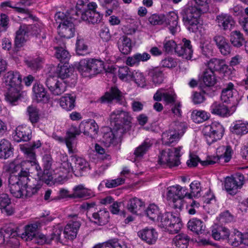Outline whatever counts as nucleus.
I'll use <instances>...</instances> for the list:
<instances>
[{
  "label": "nucleus",
  "instance_id": "obj_51",
  "mask_svg": "<svg viewBox=\"0 0 248 248\" xmlns=\"http://www.w3.org/2000/svg\"><path fill=\"white\" fill-rule=\"evenodd\" d=\"M202 80L207 87H212L217 82V78L215 73L212 71L207 69L205 70L203 74Z\"/></svg>",
  "mask_w": 248,
  "mask_h": 248
},
{
  "label": "nucleus",
  "instance_id": "obj_24",
  "mask_svg": "<svg viewBox=\"0 0 248 248\" xmlns=\"http://www.w3.org/2000/svg\"><path fill=\"white\" fill-rule=\"evenodd\" d=\"M73 193L69 196L70 198L88 199L94 196L92 190L86 187L82 184L75 186L73 189Z\"/></svg>",
  "mask_w": 248,
  "mask_h": 248
},
{
  "label": "nucleus",
  "instance_id": "obj_10",
  "mask_svg": "<svg viewBox=\"0 0 248 248\" xmlns=\"http://www.w3.org/2000/svg\"><path fill=\"white\" fill-rule=\"evenodd\" d=\"M225 129L223 125L218 122H213L210 124L205 125L202 133L207 143L211 145L213 143L222 139Z\"/></svg>",
  "mask_w": 248,
  "mask_h": 248
},
{
  "label": "nucleus",
  "instance_id": "obj_37",
  "mask_svg": "<svg viewBox=\"0 0 248 248\" xmlns=\"http://www.w3.org/2000/svg\"><path fill=\"white\" fill-rule=\"evenodd\" d=\"M74 68L73 66L70 67L69 64L63 63L62 65H60V64H59L58 67L57 69V78H60L62 80V79L74 75Z\"/></svg>",
  "mask_w": 248,
  "mask_h": 248
},
{
  "label": "nucleus",
  "instance_id": "obj_38",
  "mask_svg": "<svg viewBox=\"0 0 248 248\" xmlns=\"http://www.w3.org/2000/svg\"><path fill=\"white\" fill-rule=\"evenodd\" d=\"M180 156H160L158 163L162 166L172 167L178 166L180 163Z\"/></svg>",
  "mask_w": 248,
  "mask_h": 248
},
{
  "label": "nucleus",
  "instance_id": "obj_36",
  "mask_svg": "<svg viewBox=\"0 0 248 248\" xmlns=\"http://www.w3.org/2000/svg\"><path fill=\"white\" fill-rule=\"evenodd\" d=\"M100 6L106 10V16L111 15L114 9L119 6L117 0H97Z\"/></svg>",
  "mask_w": 248,
  "mask_h": 248
},
{
  "label": "nucleus",
  "instance_id": "obj_8",
  "mask_svg": "<svg viewBox=\"0 0 248 248\" xmlns=\"http://www.w3.org/2000/svg\"><path fill=\"white\" fill-rule=\"evenodd\" d=\"M204 12L196 6L185 7L182 10L180 14L182 21L189 31L197 33L200 31L202 26L200 23V17Z\"/></svg>",
  "mask_w": 248,
  "mask_h": 248
},
{
  "label": "nucleus",
  "instance_id": "obj_46",
  "mask_svg": "<svg viewBox=\"0 0 248 248\" xmlns=\"http://www.w3.org/2000/svg\"><path fill=\"white\" fill-rule=\"evenodd\" d=\"M153 146V143L149 139H146L135 148L134 155H144L148 153Z\"/></svg>",
  "mask_w": 248,
  "mask_h": 248
},
{
  "label": "nucleus",
  "instance_id": "obj_64",
  "mask_svg": "<svg viewBox=\"0 0 248 248\" xmlns=\"http://www.w3.org/2000/svg\"><path fill=\"white\" fill-rule=\"evenodd\" d=\"M164 15L153 14L148 18L150 23L153 25H163Z\"/></svg>",
  "mask_w": 248,
  "mask_h": 248
},
{
  "label": "nucleus",
  "instance_id": "obj_18",
  "mask_svg": "<svg viewBox=\"0 0 248 248\" xmlns=\"http://www.w3.org/2000/svg\"><path fill=\"white\" fill-rule=\"evenodd\" d=\"M244 177L239 175L236 177H227L224 181L225 190L231 194L236 193L238 188H240L243 185Z\"/></svg>",
  "mask_w": 248,
  "mask_h": 248
},
{
  "label": "nucleus",
  "instance_id": "obj_21",
  "mask_svg": "<svg viewBox=\"0 0 248 248\" xmlns=\"http://www.w3.org/2000/svg\"><path fill=\"white\" fill-rule=\"evenodd\" d=\"M79 127L84 135L93 138L98 132L99 127L95 120L90 119L83 121L79 124Z\"/></svg>",
  "mask_w": 248,
  "mask_h": 248
},
{
  "label": "nucleus",
  "instance_id": "obj_6",
  "mask_svg": "<svg viewBox=\"0 0 248 248\" xmlns=\"http://www.w3.org/2000/svg\"><path fill=\"white\" fill-rule=\"evenodd\" d=\"M97 5L95 2L87 3L84 0H78L76 9L73 10L75 16L78 18L81 15V19L92 24L100 22L103 15L96 11Z\"/></svg>",
  "mask_w": 248,
  "mask_h": 248
},
{
  "label": "nucleus",
  "instance_id": "obj_54",
  "mask_svg": "<svg viewBox=\"0 0 248 248\" xmlns=\"http://www.w3.org/2000/svg\"><path fill=\"white\" fill-rule=\"evenodd\" d=\"M14 148L7 140L2 139L0 141V155H13Z\"/></svg>",
  "mask_w": 248,
  "mask_h": 248
},
{
  "label": "nucleus",
  "instance_id": "obj_14",
  "mask_svg": "<svg viewBox=\"0 0 248 248\" xmlns=\"http://www.w3.org/2000/svg\"><path fill=\"white\" fill-rule=\"evenodd\" d=\"M237 95V92L234 88V84L230 82L222 89L220 97L223 103L231 104L232 106H234L238 103Z\"/></svg>",
  "mask_w": 248,
  "mask_h": 248
},
{
  "label": "nucleus",
  "instance_id": "obj_58",
  "mask_svg": "<svg viewBox=\"0 0 248 248\" xmlns=\"http://www.w3.org/2000/svg\"><path fill=\"white\" fill-rule=\"evenodd\" d=\"M232 156H207L206 160L202 162L203 165H213L220 160L223 159L225 162H229Z\"/></svg>",
  "mask_w": 248,
  "mask_h": 248
},
{
  "label": "nucleus",
  "instance_id": "obj_2",
  "mask_svg": "<svg viewBox=\"0 0 248 248\" xmlns=\"http://www.w3.org/2000/svg\"><path fill=\"white\" fill-rule=\"evenodd\" d=\"M42 161L44 170L41 180L47 184H49L50 182L62 183L67 178L68 174L73 171L68 156H61L60 161L56 162V167L53 169H50L52 163L51 156H43Z\"/></svg>",
  "mask_w": 248,
  "mask_h": 248
},
{
  "label": "nucleus",
  "instance_id": "obj_23",
  "mask_svg": "<svg viewBox=\"0 0 248 248\" xmlns=\"http://www.w3.org/2000/svg\"><path fill=\"white\" fill-rule=\"evenodd\" d=\"M177 95L175 93L165 91L162 88L157 90L153 96L155 101L159 102L163 99L167 105L174 104Z\"/></svg>",
  "mask_w": 248,
  "mask_h": 248
},
{
  "label": "nucleus",
  "instance_id": "obj_60",
  "mask_svg": "<svg viewBox=\"0 0 248 248\" xmlns=\"http://www.w3.org/2000/svg\"><path fill=\"white\" fill-rule=\"evenodd\" d=\"M119 48L122 53L128 54L132 50L131 39L126 36H123L122 45L119 46Z\"/></svg>",
  "mask_w": 248,
  "mask_h": 248
},
{
  "label": "nucleus",
  "instance_id": "obj_33",
  "mask_svg": "<svg viewBox=\"0 0 248 248\" xmlns=\"http://www.w3.org/2000/svg\"><path fill=\"white\" fill-rule=\"evenodd\" d=\"M209 110L212 114L223 117H227L229 113L228 108L226 105L217 102L211 105Z\"/></svg>",
  "mask_w": 248,
  "mask_h": 248
},
{
  "label": "nucleus",
  "instance_id": "obj_62",
  "mask_svg": "<svg viewBox=\"0 0 248 248\" xmlns=\"http://www.w3.org/2000/svg\"><path fill=\"white\" fill-rule=\"evenodd\" d=\"M178 45L172 40H165L163 43V50L168 54L171 53L174 50L176 53Z\"/></svg>",
  "mask_w": 248,
  "mask_h": 248
},
{
  "label": "nucleus",
  "instance_id": "obj_28",
  "mask_svg": "<svg viewBox=\"0 0 248 248\" xmlns=\"http://www.w3.org/2000/svg\"><path fill=\"white\" fill-rule=\"evenodd\" d=\"M0 210L7 216H11L14 213L15 210L11 205V199L7 194L0 195Z\"/></svg>",
  "mask_w": 248,
  "mask_h": 248
},
{
  "label": "nucleus",
  "instance_id": "obj_32",
  "mask_svg": "<svg viewBox=\"0 0 248 248\" xmlns=\"http://www.w3.org/2000/svg\"><path fill=\"white\" fill-rule=\"evenodd\" d=\"M187 226L189 230L197 234L203 233L205 228L203 221L197 218H193L190 219Z\"/></svg>",
  "mask_w": 248,
  "mask_h": 248
},
{
  "label": "nucleus",
  "instance_id": "obj_47",
  "mask_svg": "<svg viewBox=\"0 0 248 248\" xmlns=\"http://www.w3.org/2000/svg\"><path fill=\"white\" fill-rule=\"evenodd\" d=\"M237 145L233 143L220 146L217 148L216 155H232Z\"/></svg>",
  "mask_w": 248,
  "mask_h": 248
},
{
  "label": "nucleus",
  "instance_id": "obj_31",
  "mask_svg": "<svg viewBox=\"0 0 248 248\" xmlns=\"http://www.w3.org/2000/svg\"><path fill=\"white\" fill-rule=\"evenodd\" d=\"M73 68L81 73L83 77L90 76L91 69L90 59H82L74 64Z\"/></svg>",
  "mask_w": 248,
  "mask_h": 248
},
{
  "label": "nucleus",
  "instance_id": "obj_30",
  "mask_svg": "<svg viewBox=\"0 0 248 248\" xmlns=\"http://www.w3.org/2000/svg\"><path fill=\"white\" fill-rule=\"evenodd\" d=\"M231 132L238 136H242L248 133V124L241 120L236 121L231 125Z\"/></svg>",
  "mask_w": 248,
  "mask_h": 248
},
{
  "label": "nucleus",
  "instance_id": "obj_61",
  "mask_svg": "<svg viewBox=\"0 0 248 248\" xmlns=\"http://www.w3.org/2000/svg\"><path fill=\"white\" fill-rule=\"evenodd\" d=\"M62 232V228L59 226L54 227L52 230L50 235L49 236L48 241H49L50 244L52 241L56 242H61V235Z\"/></svg>",
  "mask_w": 248,
  "mask_h": 248
},
{
  "label": "nucleus",
  "instance_id": "obj_15",
  "mask_svg": "<svg viewBox=\"0 0 248 248\" xmlns=\"http://www.w3.org/2000/svg\"><path fill=\"white\" fill-rule=\"evenodd\" d=\"M179 17L178 14L173 11L169 12L165 16L163 24L167 27L169 32L172 35H175L180 30V26L178 23Z\"/></svg>",
  "mask_w": 248,
  "mask_h": 248
},
{
  "label": "nucleus",
  "instance_id": "obj_12",
  "mask_svg": "<svg viewBox=\"0 0 248 248\" xmlns=\"http://www.w3.org/2000/svg\"><path fill=\"white\" fill-rule=\"evenodd\" d=\"M45 84L51 94L54 96L61 95L66 90V83L62 80H59L57 77L47 78Z\"/></svg>",
  "mask_w": 248,
  "mask_h": 248
},
{
  "label": "nucleus",
  "instance_id": "obj_5",
  "mask_svg": "<svg viewBox=\"0 0 248 248\" xmlns=\"http://www.w3.org/2000/svg\"><path fill=\"white\" fill-rule=\"evenodd\" d=\"M4 78L7 87L5 100L10 106H16L18 105L21 97L22 76L18 71H10L5 75Z\"/></svg>",
  "mask_w": 248,
  "mask_h": 248
},
{
  "label": "nucleus",
  "instance_id": "obj_4",
  "mask_svg": "<svg viewBox=\"0 0 248 248\" xmlns=\"http://www.w3.org/2000/svg\"><path fill=\"white\" fill-rule=\"evenodd\" d=\"M31 36L34 38L35 43L41 47L47 46L46 33L45 29L39 25H34L31 27L20 26L16 31L15 39L14 50L18 51Z\"/></svg>",
  "mask_w": 248,
  "mask_h": 248
},
{
  "label": "nucleus",
  "instance_id": "obj_16",
  "mask_svg": "<svg viewBox=\"0 0 248 248\" xmlns=\"http://www.w3.org/2000/svg\"><path fill=\"white\" fill-rule=\"evenodd\" d=\"M193 53V49L190 40L184 38L182 44L178 45L176 49V54L179 57L187 60H191Z\"/></svg>",
  "mask_w": 248,
  "mask_h": 248
},
{
  "label": "nucleus",
  "instance_id": "obj_9",
  "mask_svg": "<svg viewBox=\"0 0 248 248\" xmlns=\"http://www.w3.org/2000/svg\"><path fill=\"white\" fill-rule=\"evenodd\" d=\"M186 128L187 126L186 123L179 122H175L171 128L162 133V140L163 143L165 145H170L173 143L177 142L180 137L185 133Z\"/></svg>",
  "mask_w": 248,
  "mask_h": 248
},
{
  "label": "nucleus",
  "instance_id": "obj_29",
  "mask_svg": "<svg viewBox=\"0 0 248 248\" xmlns=\"http://www.w3.org/2000/svg\"><path fill=\"white\" fill-rule=\"evenodd\" d=\"M122 93L120 90L116 86L110 88L108 92L105 93L101 98L102 102L109 103L115 100L117 101L122 100Z\"/></svg>",
  "mask_w": 248,
  "mask_h": 248
},
{
  "label": "nucleus",
  "instance_id": "obj_40",
  "mask_svg": "<svg viewBox=\"0 0 248 248\" xmlns=\"http://www.w3.org/2000/svg\"><path fill=\"white\" fill-rule=\"evenodd\" d=\"M189 241L188 236L184 233L177 235L173 239V248H187Z\"/></svg>",
  "mask_w": 248,
  "mask_h": 248
},
{
  "label": "nucleus",
  "instance_id": "obj_42",
  "mask_svg": "<svg viewBox=\"0 0 248 248\" xmlns=\"http://www.w3.org/2000/svg\"><path fill=\"white\" fill-rule=\"evenodd\" d=\"M210 117L209 112L203 110H193L191 114V118L194 122L197 124L202 123Z\"/></svg>",
  "mask_w": 248,
  "mask_h": 248
},
{
  "label": "nucleus",
  "instance_id": "obj_7",
  "mask_svg": "<svg viewBox=\"0 0 248 248\" xmlns=\"http://www.w3.org/2000/svg\"><path fill=\"white\" fill-rule=\"evenodd\" d=\"M72 11L73 10H71L70 13H67V15L58 12L55 15V20L59 22L58 32L62 38L70 39L75 35V25L72 20L77 19L78 17Z\"/></svg>",
  "mask_w": 248,
  "mask_h": 248
},
{
  "label": "nucleus",
  "instance_id": "obj_56",
  "mask_svg": "<svg viewBox=\"0 0 248 248\" xmlns=\"http://www.w3.org/2000/svg\"><path fill=\"white\" fill-rule=\"evenodd\" d=\"M207 89L206 87H204L200 92H195L193 93L192 99L194 104L197 105L203 103L205 100V94L211 95L210 93L207 92Z\"/></svg>",
  "mask_w": 248,
  "mask_h": 248
},
{
  "label": "nucleus",
  "instance_id": "obj_35",
  "mask_svg": "<svg viewBox=\"0 0 248 248\" xmlns=\"http://www.w3.org/2000/svg\"><path fill=\"white\" fill-rule=\"evenodd\" d=\"M38 225L37 223L26 226L24 232L21 234V238L26 241L33 240L38 232Z\"/></svg>",
  "mask_w": 248,
  "mask_h": 248
},
{
  "label": "nucleus",
  "instance_id": "obj_26",
  "mask_svg": "<svg viewBox=\"0 0 248 248\" xmlns=\"http://www.w3.org/2000/svg\"><path fill=\"white\" fill-rule=\"evenodd\" d=\"M76 95L75 93H66L59 100L60 106L65 110L70 111L76 106Z\"/></svg>",
  "mask_w": 248,
  "mask_h": 248
},
{
  "label": "nucleus",
  "instance_id": "obj_52",
  "mask_svg": "<svg viewBox=\"0 0 248 248\" xmlns=\"http://www.w3.org/2000/svg\"><path fill=\"white\" fill-rule=\"evenodd\" d=\"M29 120L32 124L37 123L40 119L39 110L36 107L29 106L27 109Z\"/></svg>",
  "mask_w": 248,
  "mask_h": 248
},
{
  "label": "nucleus",
  "instance_id": "obj_53",
  "mask_svg": "<svg viewBox=\"0 0 248 248\" xmlns=\"http://www.w3.org/2000/svg\"><path fill=\"white\" fill-rule=\"evenodd\" d=\"M79 134L77 130L74 131H68L66 132V137L65 138V143L68 149L70 154L73 153V144L76 136Z\"/></svg>",
  "mask_w": 248,
  "mask_h": 248
},
{
  "label": "nucleus",
  "instance_id": "obj_39",
  "mask_svg": "<svg viewBox=\"0 0 248 248\" xmlns=\"http://www.w3.org/2000/svg\"><path fill=\"white\" fill-rule=\"evenodd\" d=\"M212 237L216 240L227 238L229 236V231L221 226H214L212 230Z\"/></svg>",
  "mask_w": 248,
  "mask_h": 248
},
{
  "label": "nucleus",
  "instance_id": "obj_50",
  "mask_svg": "<svg viewBox=\"0 0 248 248\" xmlns=\"http://www.w3.org/2000/svg\"><path fill=\"white\" fill-rule=\"evenodd\" d=\"M90 76L96 75L100 73L104 68V62L102 61L95 59H90Z\"/></svg>",
  "mask_w": 248,
  "mask_h": 248
},
{
  "label": "nucleus",
  "instance_id": "obj_22",
  "mask_svg": "<svg viewBox=\"0 0 248 248\" xmlns=\"http://www.w3.org/2000/svg\"><path fill=\"white\" fill-rule=\"evenodd\" d=\"M31 130L29 126L26 125H19L16 129L13 138L17 142L21 141H28L31 138Z\"/></svg>",
  "mask_w": 248,
  "mask_h": 248
},
{
  "label": "nucleus",
  "instance_id": "obj_57",
  "mask_svg": "<svg viewBox=\"0 0 248 248\" xmlns=\"http://www.w3.org/2000/svg\"><path fill=\"white\" fill-rule=\"evenodd\" d=\"M55 56L61 63L69 64L68 62L69 60L70 55L69 52L62 47H60L56 48Z\"/></svg>",
  "mask_w": 248,
  "mask_h": 248
},
{
  "label": "nucleus",
  "instance_id": "obj_55",
  "mask_svg": "<svg viewBox=\"0 0 248 248\" xmlns=\"http://www.w3.org/2000/svg\"><path fill=\"white\" fill-rule=\"evenodd\" d=\"M190 188L191 190L190 193H188L186 196L189 199H191L192 197H199L201 196L202 188L201 184L197 181H195L191 183L190 185Z\"/></svg>",
  "mask_w": 248,
  "mask_h": 248
},
{
  "label": "nucleus",
  "instance_id": "obj_48",
  "mask_svg": "<svg viewBox=\"0 0 248 248\" xmlns=\"http://www.w3.org/2000/svg\"><path fill=\"white\" fill-rule=\"evenodd\" d=\"M41 143L39 140L33 141L31 144L27 145H21L20 150L26 155H36L35 150L41 146Z\"/></svg>",
  "mask_w": 248,
  "mask_h": 248
},
{
  "label": "nucleus",
  "instance_id": "obj_34",
  "mask_svg": "<svg viewBox=\"0 0 248 248\" xmlns=\"http://www.w3.org/2000/svg\"><path fill=\"white\" fill-rule=\"evenodd\" d=\"M230 40L232 45L235 47H240L245 45L248 41H246L243 33L240 31H234L231 32L230 36Z\"/></svg>",
  "mask_w": 248,
  "mask_h": 248
},
{
  "label": "nucleus",
  "instance_id": "obj_49",
  "mask_svg": "<svg viewBox=\"0 0 248 248\" xmlns=\"http://www.w3.org/2000/svg\"><path fill=\"white\" fill-rule=\"evenodd\" d=\"M76 51L78 55L84 56L89 53L88 46L85 41L78 37L76 44Z\"/></svg>",
  "mask_w": 248,
  "mask_h": 248
},
{
  "label": "nucleus",
  "instance_id": "obj_11",
  "mask_svg": "<svg viewBox=\"0 0 248 248\" xmlns=\"http://www.w3.org/2000/svg\"><path fill=\"white\" fill-rule=\"evenodd\" d=\"M186 190V187H182L179 185L169 186L167 188V199L173 202V207L175 209L181 210L182 208V199L187 194Z\"/></svg>",
  "mask_w": 248,
  "mask_h": 248
},
{
  "label": "nucleus",
  "instance_id": "obj_20",
  "mask_svg": "<svg viewBox=\"0 0 248 248\" xmlns=\"http://www.w3.org/2000/svg\"><path fill=\"white\" fill-rule=\"evenodd\" d=\"M216 21L219 28L224 31H230L235 25L232 16L226 14H221L216 17Z\"/></svg>",
  "mask_w": 248,
  "mask_h": 248
},
{
  "label": "nucleus",
  "instance_id": "obj_1",
  "mask_svg": "<svg viewBox=\"0 0 248 248\" xmlns=\"http://www.w3.org/2000/svg\"><path fill=\"white\" fill-rule=\"evenodd\" d=\"M110 119L114 126L104 134L103 141L108 147V152L114 153L120 150L123 135L131 129L132 118L127 112L115 110L111 112Z\"/></svg>",
  "mask_w": 248,
  "mask_h": 248
},
{
  "label": "nucleus",
  "instance_id": "obj_27",
  "mask_svg": "<svg viewBox=\"0 0 248 248\" xmlns=\"http://www.w3.org/2000/svg\"><path fill=\"white\" fill-rule=\"evenodd\" d=\"M214 41L221 54L226 56L231 53L232 46L228 41L223 36L217 35L214 37Z\"/></svg>",
  "mask_w": 248,
  "mask_h": 248
},
{
  "label": "nucleus",
  "instance_id": "obj_19",
  "mask_svg": "<svg viewBox=\"0 0 248 248\" xmlns=\"http://www.w3.org/2000/svg\"><path fill=\"white\" fill-rule=\"evenodd\" d=\"M138 235L143 241L149 245L154 244L158 238L157 232L152 227H146L139 231Z\"/></svg>",
  "mask_w": 248,
  "mask_h": 248
},
{
  "label": "nucleus",
  "instance_id": "obj_44",
  "mask_svg": "<svg viewBox=\"0 0 248 248\" xmlns=\"http://www.w3.org/2000/svg\"><path fill=\"white\" fill-rule=\"evenodd\" d=\"M92 217L95 223L103 225L108 221L109 212L105 209H101L96 213H93Z\"/></svg>",
  "mask_w": 248,
  "mask_h": 248
},
{
  "label": "nucleus",
  "instance_id": "obj_13",
  "mask_svg": "<svg viewBox=\"0 0 248 248\" xmlns=\"http://www.w3.org/2000/svg\"><path fill=\"white\" fill-rule=\"evenodd\" d=\"M208 70L212 71L214 73L217 72L223 74L225 76L232 75V68L229 67L225 60L222 59H211L208 62Z\"/></svg>",
  "mask_w": 248,
  "mask_h": 248
},
{
  "label": "nucleus",
  "instance_id": "obj_45",
  "mask_svg": "<svg viewBox=\"0 0 248 248\" xmlns=\"http://www.w3.org/2000/svg\"><path fill=\"white\" fill-rule=\"evenodd\" d=\"M70 156L68 159H70L71 161H74L76 164V167L79 170L83 171H86L87 170L90 169V165L89 162L83 157L81 156Z\"/></svg>",
  "mask_w": 248,
  "mask_h": 248
},
{
  "label": "nucleus",
  "instance_id": "obj_43",
  "mask_svg": "<svg viewBox=\"0 0 248 248\" xmlns=\"http://www.w3.org/2000/svg\"><path fill=\"white\" fill-rule=\"evenodd\" d=\"M24 62L31 70L36 72L42 67L43 59L40 57L28 58L24 60Z\"/></svg>",
  "mask_w": 248,
  "mask_h": 248
},
{
  "label": "nucleus",
  "instance_id": "obj_59",
  "mask_svg": "<svg viewBox=\"0 0 248 248\" xmlns=\"http://www.w3.org/2000/svg\"><path fill=\"white\" fill-rule=\"evenodd\" d=\"M149 74L154 83L160 84L163 81L164 74L160 69L157 68L154 69L150 71Z\"/></svg>",
  "mask_w": 248,
  "mask_h": 248
},
{
  "label": "nucleus",
  "instance_id": "obj_25",
  "mask_svg": "<svg viewBox=\"0 0 248 248\" xmlns=\"http://www.w3.org/2000/svg\"><path fill=\"white\" fill-rule=\"evenodd\" d=\"M80 225L81 224L79 221L74 220L70 221L63 231L64 238L71 240L74 239L77 236Z\"/></svg>",
  "mask_w": 248,
  "mask_h": 248
},
{
  "label": "nucleus",
  "instance_id": "obj_63",
  "mask_svg": "<svg viewBox=\"0 0 248 248\" xmlns=\"http://www.w3.org/2000/svg\"><path fill=\"white\" fill-rule=\"evenodd\" d=\"M132 78L138 86L142 88L146 86L145 78L142 73L140 72L133 73Z\"/></svg>",
  "mask_w": 248,
  "mask_h": 248
},
{
  "label": "nucleus",
  "instance_id": "obj_17",
  "mask_svg": "<svg viewBox=\"0 0 248 248\" xmlns=\"http://www.w3.org/2000/svg\"><path fill=\"white\" fill-rule=\"evenodd\" d=\"M32 93L34 100L38 103H47L50 99L49 94L47 93L44 85L38 82H36L32 87Z\"/></svg>",
  "mask_w": 248,
  "mask_h": 248
},
{
  "label": "nucleus",
  "instance_id": "obj_41",
  "mask_svg": "<svg viewBox=\"0 0 248 248\" xmlns=\"http://www.w3.org/2000/svg\"><path fill=\"white\" fill-rule=\"evenodd\" d=\"M144 206V202L137 198L130 199L127 202L126 208L128 211L136 214Z\"/></svg>",
  "mask_w": 248,
  "mask_h": 248
},
{
  "label": "nucleus",
  "instance_id": "obj_3",
  "mask_svg": "<svg viewBox=\"0 0 248 248\" xmlns=\"http://www.w3.org/2000/svg\"><path fill=\"white\" fill-rule=\"evenodd\" d=\"M146 214L151 220L160 221L159 226L170 233L178 232L182 227V224L178 213L167 212L161 216L158 207L155 204L149 205Z\"/></svg>",
  "mask_w": 248,
  "mask_h": 248
}]
</instances>
